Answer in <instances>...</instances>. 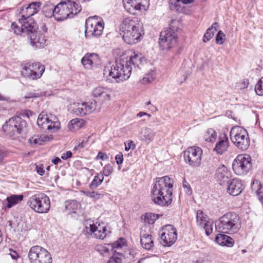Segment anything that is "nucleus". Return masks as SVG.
Listing matches in <instances>:
<instances>
[{
	"mask_svg": "<svg viewBox=\"0 0 263 263\" xmlns=\"http://www.w3.org/2000/svg\"><path fill=\"white\" fill-rule=\"evenodd\" d=\"M173 179L165 176L157 178L151 192V197L155 203L160 206H167L172 201Z\"/></svg>",
	"mask_w": 263,
	"mask_h": 263,
	"instance_id": "obj_1",
	"label": "nucleus"
},
{
	"mask_svg": "<svg viewBox=\"0 0 263 263\" xmlns=\"http://www.w3.org/2000/svg\"><path fill=\"white\" fill-rule=\"evenodd\" d=\"M121 30L123 40L128 44L138 43L144 34L143 23L137 17L125 18L121 24Z\"/></svg>",
	"mask_w": 263,
	"mask_h": 263,
	"instance_id": "obj_2",
	"label": "nucleus"
},
{
	"mask_svg": "<svg viewBox=\"0 0 263 263\" xmlns=\"http://www.w3.org/2000/svg\"><path fill=\"white\" fill-rule=\"evenodd\" d=\"M127 65L123 59L117 60L115 63L104 66L103 76L105 78L111 77L116 83L127 80L131 74L132 68Z\"/></svg>",
	"mask_w": 263,
	"mask_h": 263,
	"instance_id": "obj_3",
	"label": "nucleus"
},
{
	"mask_svg": "<svg viewBox=\"0 0 263 263\" xmlns=\"http://www.w3.org/2000/svg\"><path fill=\"white\" fill-rule=\"evenodd\" d=\"M241 220L237 214L228 212L216 222L215 229L219 233H235L240 228Z\"/></svg>",
	"mask_w": 263,
	"mask_h": 263,
	"instance_id": "obj_4",
	"label": "nucleus"
},
{
	"mask_svg": "<svg viewBox=\"0 0 263 263\" xmlns=\"http://www.w3.org/2000/svg\"><path fill=\"white\" fill-rule=\"evenodd\" d=\"M81 7L73 0H63L55 6V19L62 21L81 12Z\"/></svg>",
	"mask_w": 263,
	"mask_h": 263,
	"instance_id": "obj_5",
	"label": "nucleus"
},
{
	"mask_svg": "<svg viewBox=\"0 0 263 263\" xmlns=\"http://www.w3.org/2000/svg\"><path fill=\"white\" fill-rule=\"evenodd\" d=\"M28 125L26 121L20 116H15L7 121L2 126L3 131L9 136L25 133Z\"/></svg>",
	"mask_w": 263,
	"mask_h": 263,
	"instance_id": "obj_6",
	"label": "nucleus"
},
{
	"mask_svg": "<svg viewBox=\"0 0 263 263\" xmlns=\"http://www.w3.org/2000/svg\"><path fill=\"white\" fill-rule=\"evenodd\" d=\"M11 28L15 34L27 37L31 33L35 32L38 27L32 17H22L17 23L12 24Z\"/></svg>",
	"mask_w": 263,
	"mask_h": 263,
	"instance_id": "obj_7",
	"label": "nucleus"
},
{
	"mask_svg": "<svg viewBox=\"0 0 263 263\" xmlns=\"http://www.w3.org/2000/svg\"><path fill=\"white\" fill-rule=\"evenodd\" d=\"M230 138L234 144L239 149L244 151L250 145V138L247 131L239 126L233 127L230 132Z\"/></svg>",
	"mask_w": 263,
	"mask_h": 263,
	"instance_id": "obj_8",
	"label": "nucleus"
},
{
	"mask_svg": "<svg viewBox=\"0 0 263 263\" xmlns=\"http://www.w3.org/2000/svg\"><path fill=\"white\" fill-rule=\"evenodd\" d=\"M28 205L34 212L38 213H47L50 208L49 198L45 194H36L30 197Z\"/></svg>",
	"mask_w": 263,
	"mask_h": 263,
	"instance_id": "obj_9",
	"label": "nucleus"
},
{
	"mask_svg": "<svg viewBox=\"0 0 263 263\" xmlns=\"http://www.w3.org/2000/svg\"><path fill=\"white\" fill-rule=\"evenodd\" d=\"M104 23L98 16L89 17L85 21V35L87 38L98 37L103 32Z\"/></svg>",
	"mask_w": 263,
	"mask_h": 263,
	"instance_id": "obj_10",
	"label": "nucleus"
},
{
	"mask_svg": "<svg viewBox=\"0 0 263 263\" xmlns=\"http://www.w3.org/2000/svg\"><path fill=\"white\" fill-rule=\"evenodd\" d=\"M37 124L45 132H56L61 128V123L56 116L51 114L47 115L44 112L39 115Z\"/></svg>",
	"mask_w": 263,
	"mask_h": 263,
	"instance_id": "obj_11",
	"label": "nucleus"
},
{
	"mask_svg": "<svg viewBox=\"0 0 263 263\" xmlns=\"http://www.w3.org/2000/svg\"><path fill=\"white\" fill-rule=\"evenodd\" d=\"M28 256L31 263H52V261L50 253L40 246L32 247Z\"/></svg>",
	"mask_w": 263,
	"mask_h": 263,
	"instance_id": "obj_12",
	"label": "nucleus"
},
{
	"mask_svg": "<svg viewBox=\"0 0 263 263\" xmlns=\"http://www.w3.org/2000/svg\"><path fill=\"white\" fill-rule=\"evenodd\" d=\"M232 167L236 175H246L252 167L250 156L247 154L238 155L233 163Z\"/></svg>",
	"mask_w": 263,
	"mask_h": 263,
	"instance_id": "obj_13",
	"label": "nucleus"
},
{
	"mask_svg": "<svg viewBox=\"0 0 263 263\" xmlns=\"http://www.w3.org/2000/svg\"><path fill=\"white\" fill-rule=\"evenodd\" d=\"M177 42L176 33L170 28L161 32L159 44L162 50H167L176 45Z\"/></svg>",
	"mask_w": 263,
	"mask_h": 263,
	"instance_id": "obj_14",
	"label": "nucleus"
},
{
	"mask_svg": "<svg viewBox=\"0 0 263 263\" xmlns=\"http://www.w3.org/2000/svg\"><path fill=\"white\" fill-rule=\"evenodd\" d=\"M45 67L40 63L25 65L23 66L22 74L25 77L31 80L40 78L45 71Z\"/></svg>",
	"mask_w": 263,
	"mask_h": 263,
	"instance_id": "obj_15",
	"label": "nucleus"
},
{
	"mask_svg": "<svg viewBox=\"0 0 263 263\" xmlns=\"http://www.w3.org/2000/svg\"><path fill=\"white\" fill-rule=\"evenodd\" d=\"M202 150L199 147H190L184 152L185 161L194 167L199 166L201 163Z\"/></svg>",
	"mask_w": 263,
	"mask_h": 263,
	"instance_id": "obj_16",
	"label": "nucleus"
},
{
	"mask_svg": "<svg viewBox=\"0 0 263 263\" xmlns=\"http://www.w3.org/2000/svg\"><path fill=\"white\" fill-rule=\"evenodd\" d=\"M161 241L164 246H171L177 239L176 229L172 225L165 226L160 232Z\"/></svg>",
	"mask_w": 263,
	"mask_h": 263,
	"instance_id": "obj_17",
	"label": "nucleus"
},
{
	"mask_svg": "<svg viewBox=\"0 0 263 263\" xmlns=\"http://www.w3.org/2000/svg\"><path fill=\"white\" fill-rule=\"evenodd\" d=\"M84 232L97 239H103L106 237L109 231L107 230L106 227L103 224H99L97 226L92 223L89 224L88 226H86Z\"/></svg>",
	"mask_w": 263,
	"mask_h": 263,
	"instance_id": "obj_18",
	"label": "nucleus"
},
{
	"mask_svg": "<svg viewBox=\"0 0 263 263\" xmlns=\"http://www.w3.org/2000/svg\"><path fill=\"white\" fill-rule=\"evenodd\" d=\"M74 105V112L80 116L90 114L96 109V102L77 103Z\"/></svg>",
	"mask_w": 263,
	"mask_h": 263,
	"instance_id": "obj_19",
	"label": "nucleus"
},
{
	"mask_svg": "<svg viewBox=\"0 0 263 263\" xmlns=\"http://www.w3.org/2000/svg\"><path fill=\"white\" fill-rule=\"evenodd\" d=\"M228 184L227 191L232 196H235L239 195L244 189L241 180L239 179L230 180Z\"/></svg>",
	"mask_w": 263,
	"mask_h": 263,
	"instance_id": "obj_20",
	"label": "nucleus"
},
{
	"mask_svg": "<svg viewBox=\"0 0 263 263\" xmlns=\"http://www.w3.org/2000/svg\"><path fill=\"white\" fill-rule=\"evenodd\" d=\"M100 59L99 55L95 53H86L81 60V63L86 69H90L94 66L100 64Z\"/></svg>",
	"mask_w": 263,
	"mask_h": 263,
	"instance_id": "obj_21",
	"label": "nucleus"
},
{
	"mask_svg": "<svg viewBox=\"0 0 263 263\" xmlns=\"http://www.w3.org/2000/svg\"><path fill=\"white\" fill-rule=\"evenodd\" d=\"M30 39V44L33 47L35 48H40L43 47L46 42L45 36L40 32L35 31L30 35L27 36Z\"/></svg>",
	"mask_w": 263,
	"mask_h": 263,
	"instance_id": "obj_22",
	"label": "nucleus"
},
{
	"mask_svg": "<svg viewBox=\"0 0 263 263\" xmlns=\"http://www.w3.org/2000/svg\"><path fill=\"white\" fill-rule=\"evenodd\" d=\"M111 92V90L109 88L98 86L93 89L92 95L95 98H100L103 101H109Z\"/></svg>",
	"mask_w": 263,
	"mask_h": 263,
	"instance_id": "obj_23",
	"label": "nucleus"
},
{
	"mask_svg": "<svg viewBox=\"0 0 263 263\" xmlns=\"http://www.w3.org/2000/svg\"><path fill=\"white\" fill-rule=\"evenodd\" d=\"M147 0H123L124 8L126 11L133 13V10H140L141 6H144V3Z\"/></svg>",
	"mask_w": 263,
	"mask_h": 263,
	"instance_id": "obj_24",
	"label": "nucleus"
},
{
	"mask_svg": "<svg viewBox=\"0 0 263 263\" xmlns=\"http://www.w3.org/2000/svg\"><path fill=\"white\" fill-rule=\"evenodd\" d=\"M230 176V173L227 168L223 165L219 166L216 170L215 178L220 185L227 182Z\"/></svg>",
	"mask_w": 263,
	"mask_h": 263,
	"instance_id": "obj_25",
	"label": "nucleus"
},
{
	"mask_svg": "<svg viewBox=\"0 0 263 263\" xmlns=\"http://www.w3.org/2000/svg\"><path fill=\"white\" fill-rule=\"evenodd\" d=\"M229 145V139L226 135L221 136L217 142L214 151L218 154L222 155L227 151Z\"/></svg>",
	"mask_w": 263,
	"mask_h": 263,
	"instance_id": "obj_26",
	"label": "nucleus"
},
{
	"mask_svg": "<svg viewBox=\"0 0 263 263\" xmlns=\"http://www.w3.org/2000/svg\"><path fill=\"white\" fill-rule=\"evenodd\" d=\"M40 7L39 3H32L26 7L22 9V17H32L31 16L36 13Z\"/></svg>",
	"mask_w": 263,
	"mask_h": 263,
	"instance_id": "obj_27",
	"label": "nucleus"
},
{
	"mask_svg": "<svg viewBox=\"0 0 263 263\" xmlns=\"http://www.w3.org/2000/svg\"><path fill=\"white\" fill-rule=\"evenodd\" d=\"M127 65H129L132 68V66L135 68H139V65L142 64L145 61V59L141 54L135 53V52L132 55L128 60H126Z\"/></svg>",
	"mask_w": 263,
	"mask_h": 263,
	"instance_id": "obj_28",
	"label": "nucleus"
},
{
	"mask_svg": "<svg viewBox=\"0 0 263 263\" xmlns=\"http://www.w3.org/2000/svg\"><path fill=\"white\" fill-rule=\"evenodd\" d=\"M215 241L219 245L232 247L234 243V240L230 236L223 234H218L215 237Z\"/></svg>",
	"mask_w": 263,
	"mask_h": 263,
	"instance_id": "obj_29",
	"label": "nucleus"
},
{
	"mask_svg": "<svg viewBox=\"0 0 263 263\" xmlns=\"http://www.w3.org/2000/svg\"><path fill=\"white\" fill-rule=\"evenodd\" d=\"M155 134V132L151 128L144 127L141 129L139 138L140 140L149 143L153 140Z\"/></svg>",
	"mask_w": 263,
	"mask_h": 263,
	"instance_id": "obj_30",
	"label": "nucleus"
},
{
	"mask_svg": "<svg viewBox=\"0 0 263 263\" xmlns=\"http://www.w3.org/2000/svg\"><path fill=\"white\" fill-rule=\"evenodd\" d=\"M23 198L24 196L22 194H13L9 196L6 199V201L7 202L6 207L8 209H10L20 203L23 200Z\"/></svg>",
	"mask_w": 263,
	"mask_h": 263,
	"instance_id": "obj_31",
	"label": "nucleus"
},
{
	"mask_svg": "<svg viewBox=\"0 0 263 263\" xmlns=\"http://www.w3.org/2000/svg\"><path fill=\"white\" fill-rule=\"evenodd\" d=\"M65 211L67 214L76 213V211L80 207V203L74 200H70L65 201L64 203Z\"/></svg>",
	"mask_w": 263,
	"mask_h": 263,
	"instance_id": "obj_32",
	"label": "nucleus"
},
{
	"mask_svg": "<svg viewBox=\"0 0 263 263\" xmlns=\"http://www.w3.org/2000/svg\"><path fill=\"white\" fill-rule=\"evenodd\" d=\"M140 242L141 246L146 250H150L154 246L152 235L149 234L141 235Z\"/></svg>",
	"mask_w": 263,
	"mask_h": 263,
	"instance_id": "obj_33",
	"label": "nucleus"
},
{
	"mask_svg": "<svg viewBox=\"0 0 263 263\" xmlns=\"http://www.w3.org/2000/svg\"><path fill=\"white\" fill-rule=\"evenodd\" d=\"M170 8L172 10H176L180 13H184L186 11L185 4L180 0H170Z\"/></svg>",
	"mask_w": 263,
	"mask_h": 263,
	"instance_id": "obj_34",
	"label": "nucleus"
},
{
	"mask_svg": "<svg viewBox=\"0 0 263 263\" xmlns=\"http://www.w3.org/2000/svg\"><path fill=\"white\" fill-rule=\"evenodd\" d=\"M55 6L51 3L48 2L43 7V11L47 17L53 16L55 18Z\"/></svg>",
	"mask_w": 263,
	"mask_h": 263,
	"instance_id": "obj_35",
	"label": "nucleus"
},
{
	"mask_svg": "<svg viewBox=\"0 0 263 263\" xmlns=\"http://www.w3.org/2000/svg\"><path fill=\"white\" fill-rule=\"evenodd\" d=\"M85 124V121L81 119L75 118L72 119L68 123V127L70 129H79Z\"/></svg>",
	"mask_w": 263,
	"mask_h": 263,
	"instance_id": "obj_36",
	"label": "nucleus"
},
{
	"mask_svg": "<svg viewBox=\"0 0 263 263\" xmlns=\"http://www.w3.org/2000/svg\"><path fill=\"white\" fill-rule=\"evenodd\" d=\"M216 137L217 134L215 130L213 128H209L204 136V139L206 142H214Z\"/></svg>",
	"mask_w": 263,
	"mask_h": 263,
	"instance_id": "obj_37",
	"label": "nucleus"
},
{
	"mask_svg": "<svg viewBox=\"0 0 263 263\" xmlns=\"http://www.w3.org/2000/svg\"><path fill=\"white\" fill-rule=\"evenodd\" d=\"M104 179L103 175H101V176L98 175L95 176L92 181L89 184V187L91 190L96 189L99 186L102 182Z\"/></svg>",
	"mask_w": 263,
	"mask_h": 263,
	"instance_id": "obj_38",
	"label": "nucleus"
},
{
	"mask_svg": "<svg viewBox=\"0 0 263 263\" xmlns=\"http://www.w3.org/2000/svg\"><path fill=\"white\" fill-rule=\"evenodd\" d=\"M196 221L197 223L199 226L202 227L203 226V223L207 221L206 215L204 214L202 211H198L196 214Z\"/></svg>",
	"mask_w": 263,
	"mask_h": 263,
	"instance_id": "obj_39",
	"label": "nucleus"
},
{
	"mask_svg": "<svg viewBox=\"0 0 263 263\" xmlns=\"http://www.w3.org/2000/svg\"><path fill=\"white\" fill-rule=\"evenodd\" d=\"M82 193L83 195L89 197L93 199V200L96 201L98 200L102 197L103 195L99 193L98 192H89V191H82Z\"/></svg>",
	"mask_w": 263,
	"mask_h": 263,
	"instance_id": "obj_40",
	"label": "nucleus"
},
{
	"mask_svg": "<svg viewBox=\"0 0 263 263\" xmlns=\"http://www.w3.org/2000/svg\"><path fill=\"white\" fill-rule=\"evenodd\" d=\"M45 137H42V136L39 137V136H34L29 139V142L30 144L35 145L39 144L41 145L42 142L45 141Z\"/></svg>",
	"mask_w": 263,
	"mask_h": 263,
	"instance_id": "obj_41",
	"label": "nucleus"
},
{
	"mask_svg": "<svg viewBox=\"0 0 263 263\" xmlns=\"http://www.w3.org/2000/svg\"><path fill=\"white\" fill-rule=\"evenodd\" d=\"M158 218V215L153 213H146L144 215V220L148 224H153Z\"/></svg>",
	"mask_w": 263,
	"mask_h": 263,
	"instance_id": "obj_42",
	"label": "nucleus"
},
{
	"mask_svg": "<svg viewBox=\"0 0 263 263\" xmlns=\"http://www.w3.org/2000/svg\"><path fill=\"white\" fill-rule=\"evenodd\" d=\"M255 91L257 95L263 96V77H261L256 84Z\"/></svg>",
	"mask_w": 263,
	"mask_h": 263,
	"instance_id": "obj_43",
	"label": "nucleus"
},
{
	"mask_svg": "<svg viewBox=\"0 0 263 263\" xmlns=\"http://www.w3.org/2000/svg\"><path fill=\"white\" fill-rule=\"evenodd\" d=\"M213 222L212 221H206L203 223V226L202 227L204 228L205 234L209 236L213 232Z\"/></svg>",
	"mask_w": 263,
	"mask_h": 263,
	"instance_id": "obj_44",
	"label": "nucleus"
},
{
	"mask_svg": "<svg viewBox=\"0 0 263 263\" xmlns=\"http://www.w3.org/2000/svg\"><path fill=\"white\" fill-rule=\"evenodd\" d=\"M214 33V31L212 30V28H208L203 37V42L206 43L209 41L213 37Z\"/></svg>",
	"mask_w": 263,
	"mask_h": 263,
	"instance_id": "obj_45",
	"label": "nucleus"
},
{
	"mask_svg": "<svg viewBox=\"0 0 263 263\" xmlns=\"http://www.w3.org/2000/svg\"><path fill=\"white\" fill-rule=\"evenodd\" d=\"M154 79L155 77L153 73H148L143 77L141 82L143 84H146L152 82Z\"/></svg>",
	"mask_w": 263,
	"mask_h": 263,
	"instance_id": "obj_46",
	"label": "nucleus"
},
{
	"mask_svg": "<svg viewBox=\"0 0 263 263\" xmlns=\"http://www.w3.org/2000/svg\"><path fill=\"white\" fill-rule=\"evenodd\" d=\"M224 34L222 32V31H219L216 36V43L217 44L221 45L224 42Z\"/></svg>",
	"mask_w": 263,
	"mask_h": 263,
	"instance_id": "obj_47",
	"label": "nucleus"
},
{
	"mask_svg": "<svg viewBox=\"0 0 263 263\" xmlns=\"http://www.w3.org/2000/svg\"><path fill=\"white\" fill-rule=\"evenodd\" d=\"M112 172V167L110 164L106 165L103 167V176H109Z\"/></svg>",
	"mask_w": 263,
	"mask_h": 263,
	"instance_id": "obj_48",
	"label": "nucleus"
},
{
	"mask_svg": "<svg viewBox=\"0 0 263 263\" xmlns=\"http://www.w3.org/2000/svg\"><path fill=\"white\" fill-rule=\"evenodd\" d=\"M125 239L120 238L116 242L113 243V247L115 248H121L125 245Z\"/></svg>",
	"mask_w": 263,
	"mask_h": 263,
	"instance_id": "obj_49",
	"label": "nucleus"
},
{
	"mask_svg": "<svg viewBox=\"0 0 263 263\" xmlns=\"http://www.w3.org/2000/svg\"><path fill=\"white\" fill-rule=\"evenodd\" d=\"M90 137H86L84 139H83L82 140V141L79 143L77 146H76L74 148V149H82V148H83L84 147H85L86 145H87V143Z\"/></svg>",
	"mask_w": 263,
	"mask_h": 263,
	"instance_id": "obj_50",
	"label": "nucleus"
},
{
	"mask_svg": "<svg viewBox=\"0 0 263 263\" xmlns=\"http://www.w3.org/2000/svg\"><path fill=\"white\" fill-rule=\"evenodd\" d=\"M135 148V144L134 142L132 141L129 140L127 142V144H125V151H128L130 148L134 149Z\"/></svg>",
	"mask_w": 263,
	"mask_h": 263,
	"instance_id": "obj_51",
	"label": "nucleus"
},
{
	"mask_svg": "<svg viewBox=\"0 0 263 263\" xmlns=\"http://www.w3.org/2000/svg\"><path fill=\"white\" fill-rule=\"evenodd\" d=\"M116 162L118 164H121L123 161V155L122 153H119L115 157Z\"/></svg>",
	"mask_w": 263,
	"mask_h": 263,
	"instance_id": "obj_52",
	"label": "nucleus"
},
{
	"mask_svg": "<svg viewBox=\"0 0 263 263\" xmlns=\"http://www.w3.org/2000/svg\"><path fill=\"white\" fill-rule=\"evenodd\" d=\"M97 158L102 160H105L108 159V156L106 154L100 152L97 155Z\"/></svg>",
	"mask_w": 263,
	"mask_h": 263,
	"instance_id": "obj_53",
	"label": "nucleus"
},
{
	"mask_svg": "<svg viewBox=\"0 0 263 263\" xmlns=\"http://www.w3.org/2000/svg\"><path fill=\"white\" fill-rule=\"evenodd\" d=\"M108 263H122V260L119 257H112L109 259Z\"/></svg>",
	"mask_w": 263,
	"mask_h": 263,
	"instance_id": "obj_54",
	"label": "nucleus"
},
{
	"mask_svg": "<svg viewBox=\"0 0 263 263\" xmlns=\"http://www.w3.org/2000/svg\"><path fill=\"white\" fill-rule=\"evenodd\" d=\"M72 153L70 151H67L65 153L62 154L61 158L63 160H66L69 158L71 157Z\"/></svg>",
	"mask_w": 263,
	"mask_h": 263,
	"instance_id": "obj_55",
	"label": "nucleus"
},
{
	"mask_svg": "<svg viewBox=\"0 0 263 263\" xmlns=\"http://www.w3.org/2000/svg\"><path fill=\"white\" fill-rule=\"evenodd\" d=\"M36 170L37 173L40 175H43L45 172V171L44 170L43 168L40 166L37 165L36 166Z\"/></svg>",
	"mask_w": 263,
	"mask_h": 263,
	"instance_id": "obj_56",
	"label": "nucleus"
},
{
	"mask_svg": "<svg viewBox=\"0 0 263 263\" xmlns=\"http://www.w3.org/2000/svg\"><path fill=\"white\" fill-rule=\"evenodd\" d=\"M218 27V23L217 22H215L212 24L211 27H210V28H212V30H213L215 32L217 30Z\"/></svg>",
	"mask_w": 263,
	"mask_h": 263,
	"instance_id": "obj_57",
	"label": "nucleus"
},
{
	"mask_svg": "<svg viewBox=\"0 0 263 263\" xmlns=\"http://www.w3.org/2000/svg\"><path fill=\"white\" fill-rule=\"evenodd\" d=\"M30 114V112L29 111L25 110L22 112H21L20 115L23 117H27V118H29Z\"/></svg>",
	"mask_w": 263,
	"mask_h": 263,
	"instance_id": "obj_58",
	"label": "nucleus"
},
{
	"mask_svg": "<svg viewBox=\"0 0 263 263\" xmlns=\"http://www.w3.org/2000/svg\"><path fill=\"white\" fill-rule=\"evenodd\" d=\"M183 186L184 188H186L189 191H190V185L185 180H184L183 181Z\"/></svg>",
	"mask_w": 263,
	"mask_h": 263,
	"instance_id": "obj_59",
	"label": "nucleus"
},
{
	"mask_svg": "<svg viewBox=\"0 0 263 263\" xmlns=\"http://www.w3.org/2000/svg\"><path fill=\"white\" fill-rule=\"evenodd\" d=\"M60 162H61V160L59 157H56L52 160V162L54 164H57Z\"/></svg>",
	"mask_w": 263,
	"mask_h": 263,
	"instance_id": "obj_60",
	"label": "nucleus"
},
{
	"mask_svg": "<svg viewBox=\"0 0 263 263\" xmlns=\"http://www.w3.org/2000/svg\"><path fill=\"white\" fill-rule=\"evenodd\" d=\"M144 115H147L148 116V117H150L151 115H148L147 114V113L146 112H139L138 114H137V116L139 117H142Z\"/></svg>",
	"mask_w": 263,
	"mask_h": 263,
	"instance_id": "obj_61",
	"label": "nucleus"
},
{
	"mask_svg": "<svg viewBox=\"0 0 263 263\" xmlns=\"http://www.w3.org/2000/svg\"><path fill=\"white\" fill-rule=\"evenodd\" d=\"M41 28L44 32H46L47 30V28L46 27V25L44 23L41 25Z\"/></svg>",
	"mask_w": 263,
	"mask_h": 263,
	"instance_id": "obj_62",
	"label": "nucleus"
},
{
	"mask_svg": "<svg viewBox=\"0 0 263 263\" xmlns=\"http://www.w3.org/2000/svg\"><path fill=\"white\" fill-rule=\"evenodd\" d=\"M11 257L13 259H16L18 256L17 253L15 251L13 252V254H11Z\"/></svg>",
	"mask_w": 263,
	"mask_h": 263,
	"instance_id": "obj_63",
	"label": "nucleus"
},
{
	"mask_svg": "<svg viewBox=\"0 0 263 263\" xmlns=\"http://www.w3.org/2000/svg\"><path fill=\"white\" fill-rule=\"evenodd\" d=\"M3 159V153H2V151L0 150V163L2 161Z\"/></svg>",
	"mask_w": 263,
	"mask_h": 263,
	"instance_id": "obj_64",
	"label": "nucleus"
}]
</instances>
